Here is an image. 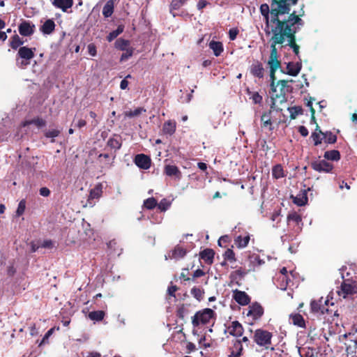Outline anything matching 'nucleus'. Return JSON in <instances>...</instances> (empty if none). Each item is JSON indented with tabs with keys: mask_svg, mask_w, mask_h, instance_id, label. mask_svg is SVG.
<instances>
[{
	"mask_svg": "<svg viewBox=\"0 0 357 357\" xmlns=\"http://www.w3.org/2000/svg\"><path fill=\"white\" fill-rule=\"evenodd\" d=\"M298 0H273L271 10L268 4L260 6V12L266 22L264 31L266 35H274L287 24L288 17L291 15L290 6Z\"/></svg>",
	"mask_w": 357,
	"mask_h": 357,
	"instance_id": "f257e3e1",
	"label": "nucleus"
},
{
	"mask_svg": "<svg viewBox=\"0 0 357 357\" xmlns=\"http://www.w3.org/2000/svg\"><path fill=\"white\" fill-rule=\"evenodd\" d=\"M303 14H300L302 15ZM303 25V21L294 11L288 17L287 25L280 29L274 36H280L282 40V46H289L293 49L296 55L299 54V46L296 43L295 34Z\"/></svg>",
	"mask_w": 357,
	"mask_h": 357,
	"instance_id": "f03ea898",
	"label": "nucleus"
},
{
	"mask_svg": "<svg viewBox=\"0 0 357 357\" xmlns=\"http://www.w3.org/2000/svg\"><path fill=\"white\" fill-rule=\"evenodd\" d=\"M271 42V54L268 64L270 67L271 71H276L280 68V61L278 60V53L276 48V45L278 44H282V40L280 36H271L270 39Z\"/></svg>",
	"mask_w": 357,
	"mask_h": 357,
	"instance_id": "7ed1b4c3",
	"label": "nucleus"
},
{
	"mask_svg": "<svg viewBox=\"0 0 357 357\" xmlns=\"http://www.w3.org/2000/svg\"><path fill=\"white\" fill-rule=\"evenodd\" d=\"M35 49H31L27 47H21L17 52L16 63L20 68H24L30 64V61L34 57Z\"/></svg>",
	"mask_w": 357,
	"mask_h": 357,
	"instance_id": "20e7f679",
	"label": "nucleus"
},
{
	"mask_svg": "<svg viewBox=\"0 0 357 357\" xmlns=\"http://www.w3.org/2000/svg\"><path fill=\"white\" fill-rule=\"evenodd\" d=\"M272 337L271 333L262 329H258L255 333L254 340L257 344L268 349L271 348Z\"/></svg>",
	"mask_w": 357,
	"mask_h": 357,
	"instance_id": "39448f33",
	"label": "nucleus"
},
{
	"mask_svg": "<svg viewBox=\"0 0 357 357\" xmlns=\"http://www.w3.org/2000/svg\"><path fill=\"white\" fill-rule=\"evenodd\" d=\"M337 293L340 297L346 298L349 296L354 295L357 293V283L349 280L344 281Z\"/></svg>",
	"mask_w": 357,
	"mask_h": 357,
	"instance_id": "423d86ee",
	"label": "nucleus"
},
{
	"mask_svg": "<svg viewBox=\"0 0 357 357\" xmlns=\"http://www.w3.org/2000/svg\"><path fill=\"white\" fill-rule=\"evenodd\" d=\"M213 314L211 309H205L203 311L197 312L192 317V324L196 327L200 324H205L209 322Z\"/></svg>",
	"mask_w": 357,
	"mask_h": 357,
	"instance_id": "0eeeda50",
	"label": "nucleus"
},
{
	"mask_svg": "<svg viewBox=\"0 0 357 357\" xmlns=\"http://www.w3.org/2000/svg\"><path fill=\"white\" fill-rule=\"evenodd\" d=\"M311 166L314 170L319 172L330 173L333 169V165L325 160L314 161Z\"/></svg>",
	"mask_w": 357,
	"mask_h": 357,
	"instance_id": "6e6552de",
	"label": "nucleus"
},
{
	"mask_svg": "<svg viewBox=\"0 0 357 357\" xmlns=\"http://www.w3.org/2000/svg\"><path fill=\"white\" fill-rule=\"evenodd\" d=\"M328 303V301H323L322 298L318 301H312L310 303L311 311L314 313H320L323 314L328 311V309L326 307Z\"/></svg>",
	"mask_w": 357,
	"mask_h": 357,
	"instance_id": "1a4fd4ad",
	"label": "nucleus"
},
{
	"mask_svg": "<svg viewBox=\"0 0 357 357\" xmlns=\"http://www.w3.org/2000/svg\"><path fill=\"white\" fill-rule=\"evenodd\" d=\"M276 91H271L272 96L275 98H284L286 91H288V82L286 80H280L275 85Z\"/></svg>",
	"mask_w": 357,
	"mask_h": 357,
	"instance_id": "9d476101",
	"label": "nucleus"
},
{
	"mask_svg": "<svg viewBox=\"0 0 357 357\" xmlns=\"http://www.w3.org/2000/svg\"><path fill=\"white\" fill-rule=\"evenodd\" d=\"M134 162L140 169H148L151 167V158L144 154H138L135 156Z\"/></svg>",
	"mask_w": 357,
	"mask_h": 357,
	"instance_id": "9b49d317",
	"label": "nucleus"
},
{
	"mask_svg": "<svg viewBox=\"0 0 357 357\" xmlns=\"http://www.w3.org/2000/svg\"><path fill=\"white\" fill-rule=\"evenodd\" d=\"M186 255V250L181 247L176 246L172 252L165 255V259H174L176 260L183 258Z\"/></svg>",
	"mask_w": 357,
	"mask_h": 357,
	"instance_id": "f8f14e48",
	"label": "nucleus"
},
{
	"mask_svg": "<svg viewBox=\"0 0 357 357\" xmlns=\"http://www.w3.org/2000/svg\"><path fill=\"white\" fill-rule=\"evenodd\" d=\"M233 298L238 304L241 305H245L250 302V298L248 295L244 291L238 290L234 291Z\"/></svg>",
	"mask_w": 357,
	"mask_h": 357,
	"instance_id": "ddd939ff",
	"label": "nucleus"
},
{
	"mask_svg": "<svg viewBox=\"0 0 357 357\" xmlns=\"http://www.w3.org/2000/svg\"><path fill=\"white\" fill-rule=\"evenodd\" d=\"M35 26L28 22H23L19 26V32L21 35L29 36L34 31Z\"/></svg>",
	"mask_w": 357,
	"mask_h": 357,
	"instance_id": "4468645a",
	"label": "nucleus"
},
{
	"mask_svg": "<svg viewBox=\"0 0 357 357\" xmlns=\"http://www.w3.org/2000/svg\"><path fill=\"white\" fill-rule=\"evenodd\" d=\"M164 171L166 175L169 176H175L178 180H180L181 178V172L179 170V169L175 165H165Z\"/></svg>",
	"mask_w": 357,
	"mask_h": 357,
	"instance_id": "2eb2a0df",
	"label": "nucleus"
},
{
	"mask_svg": "<svg viewBox=\"0 0 357 357\" xmlns=\"http://www.w3.org/2000/svg\"><path fill=\"white\" fill-rule=\"evenodd\" d=\"M302 64L301 62H289L287 66V74L291 76H296L301 71Z\"/></svg>",
	"mask_w": 357,
	"mask_h": 357,
	"instance_id": "dca6fc26",
	"label": "nucleus"
},
{
	"mask_svg": "<svg viewBox=\"0 0 357 357\" xmlns=\"http://www.w3.org/2000/svg\"><path fill=\"white\" fill-rule=\"evenodd\" d=\"M228 330L230 335L236 337L241 336L243 333V326L238 321H233Z\"/></svg>",
	"mask_w": 357,
	"mask_h": 357,
	"instance_id": "f3484780",
	"label": "nucleus"
},
{
	"mask_svg": "<svg viewBox=\"0 0 357 357\" xmlns=\"http://www.w3.org/2000/svg\"><path fill=\"white\" fill-rule=\"evenodd\" d=\"M264 313L262 307L259 304H254L250 307L247 314L248 316H252L254 319L260 317Z\"/></svg>",
	"mask_w": 357,
	"mask_h": 357,
	"instance_id": "a211bd4d",
	"label": "nucleus"
},
{
	"mask_svg": "<svg viewBox=\"0 0 357 357\" xmlns=\"http://www.w3.org/2000/svg\"><path fill=\"white\" fill-rule=\"evenodd\" d=\"M53 5L61 9L63 11L66 12L68 8H70L73 6V0H54Z\"/></svg>",
	"mask_w": 357,
	"mask_h": 357,
	"instance_id": "6ab92c4d",
	"label": "nucleus"
},
{
	"mask_svg": "<svg viewBox=\"0 0 357 357\" xmlns=\"http://www.w3.org/2000/svg\"><path fill=\"white\" fill-rule=\"evenodd\" d=\"M250 72L255 77L259 78L264 77V68L259 62L255 63L251 66Z\"/></svg>",
	"mask_w": 357,
	"mask_h": 357,
	"instance_id": "aec40b11",
	"label": "nucleus"
},
{
	"mask_svg": "<svg viewBox=\"0 0 357 357\" xmlns=\"http://www.w3.org/2000/svg\"><path fill=\"white\" fill-rule=\"evenodd\" d=\"M55 24L52 20H46L40 28L43 34H50L54 30Z\"/></svg>",
	"mask_w": 357,
	"mask_h": 357,
	"instance_id": "412c9836",
	"label": "nucleus"
},
{
	"mask_svg": "<svg viewBox=\"0 0 357 357\" xmlns=\"http://www.w3.org/2000/svg\"><path fill=\"white\" fill-rule=\"evenodd\" d=\"M102 193V185L98 183L96 186L90 190L89 200L99 199Z\"/></svg>",
	"mask_w": 357,
	"mask_h": 357,
	"instance_id": "4be33fe9",
	"label": "nucleus"
},
{
	"mask_svg": "<svg viewBox=\"0 0 357 357\" xmlns=\"http://www.w3.org/2000/svg\"><path fill=\"white\" fill-rule=\"evenodd\" d=\"M209 47L213 52L215 56H218L223 52V45L222 43L212 40L209 43Z\"/></svg>",
	"mask_w": 357,
	"mask_h": 357,
	"instance_id": "5701e85b",
	"label": "nucleus"
},
{
	"mask_svg": "<svg viewBox=\"0 0 357 357\" xmlns=\"http://www.w3.org/2000/svg\"><path fill=\"white\" fill-rule=\"evenodd\" d=\"M114 3L113 0H108L106 2L102 9V15L105 17H109L112 15L114 12Z\"/></svg>",
	"mask_w": 357,
	"mask_h": 357,
	"instance_id": "b1692460",
	"label": "nucleus"
},
{
	"mask_svg": "<svg viewBox=\"0 0 357 357\" xmlns=\"http://www.w3.org/2000/svg\"><path fill=\"white\" fill-rule=\"evenodd\" d=\"M311 137L312 138L315 146L320 144L324 139V132H321L318 126H317V128L312 134Z\"/></svg>",
	"mask_w": 357,
	"mask_h": 357,
	"instance_id": "393cba45",
	"label": "nucleus"
},
{
	"mask_svg": "<svg viewBox=\"0 0 357 357\" xmlns=\"http://www.w3.org/2000/svg\"><path fill=\"white\" fill-rule=\"evenodd\" d=\"M324 157L328 160L338 161L340 159V153L337 150L327 151L324 153Z\"/></svg>",
	"mask_w": 357,
	"mask_h": 357,
	"instance_id": "a878e982",
	"label": "nucleus"
},
{
	"mask_svg": "<svg viewBox=\"0 0 357 357\" xmlns=\"http://www.w3.org/2000/svg\"><path fill=\"white\" fill-rule=\"evenodd\" d=\"M107 145L115 150L119 149L122 145L121 137L119 136H114L109 139Z\"/></svg>",
	"mask_w": 357,
	"mask_h": 357,
	"instance_id": "bb28decb",
	"label": "nucleus"
},
{
	"mask_svg": "<svg viewBox=\"0 0 357 357\" xmlns=\"http://www.w3.org/2000/svg\"><path fill=\"white\" fill-rule=\"evenodd\" d=\"M162 130L166 134L172 135L176 130V123L173 121H167L164 123Z\"/></svg>",
	"mask_w": 357,
	"mask_h": 357,
	"instance_id": "cd10ccee",
	"label": "nucleus"
},
{
	"mask_svg": "<svg viewBox=\"0 0 357 357\" xmlns=\"http://www.w3.org/2000/svg\"><path fill=\"white\" fill-rule=\"evenodd\" d=\"M249 241L250 236L248 235L245 236H238L235 239V244L238 248H243L248 245Z\"/></svg>",
	"mask_w": 357,
	"mask_h": 357,
	"instance_id": "c85d7f7f",
	"label": "nucleus"
},
{
	"mask_svg": "<svg viewBox=\"0 0 357 357\" xmlns=\"http://www.w3.org/2000/svg\"><path fill=\"white\" fill-rule=\"evenodd\" d=\"M202 259L208 263H212L214 257V252L211 249H206L200 254Z\"/></svg>",
	"mask_w": 357,
	"mask_h": 357,
	"instance_id": "c756f323",
	"label": "nucleus"
},
{
	"mask_svg": "<svg viewBox=\"0 0 357 357\" xmlns=\"http://www.w3.org/2000/svg\"><path fill=\"white\" fill-rule=\"evenodd\" d=\"M290 319H291L293 324L299 327L305 326V321L302 315L299 314H291L290 316Z\"/></svg>",
	"mask_w": 357,
	"mask_h": 357,
	"instance_id": "7c9ffc66",
	"label": "nucleus"
},
{
	"mask_svg": "<svg viewBox=\"0 0 357 357\" xmlns=\"http://www.w3.org/2000/svg\"><path fill=\"white\" fill-rule=\"evenodd\" d=\"M287 270L285 267L282 268L280 271V278L282 280H286V284H278V287L281 289V290H285L287 289V285L289 284V282L290 281L288 278V276H287Z\"/></svg>",
	"mask_w": 357,
	"mask_h": 357,
	"instance_id": "2f4dec72",
	"label": "nucleus"
},
{
	"mask_svg": "<svg viewBox=\"0 0 357 357\" xmlns=\"http://www.w3.org/2000/svg\"><path fill=\"white\" fill-rule=\"evenodd\" d=\"M105 317V312L102 310L93 311L89 312V318L93 321H99L103 319Z\"/></svg>",
	"mask_w": 357,
	"mask_h": 357,
	"instance_id": "473e14b6",
	"label": "nucleus"
},
{
	"mask_svg": "<svg viewBox=\"0 0 357 357\" xmlns=\"http://www.w3.org/2000/svg\"><path fill=\"white\" fill-rule=\"evenodd\" d=\"M146 109L143 107H138L135 110H129L125 112V116L128 118H133L139 116L142 112H145Z\"/></svg>",
	"mask_w": 357,
	"mask_h": 357,
	"instance_id": "72a5a7b5",
	"label": "nucleus"
},
{
	"mask_svg": "<svg viewBox=\"0 0 357 357\" xmlns=\"http://www.w3.org/2000/svg\"><path fill=\"white\" fill-rule=\"evenodd\" d=\"M272 175L275 178L284 177V174L282 167L280 165H277L273 167L272 169Z\"/></svg>",
	"mask_w": 357,
	"mask_h": 357,
	"instance_id": "f704fd0d",
	"label": "nucleus"
},
{
	"mask_svg": "<svg viewBox=\"0 0 357 357\" xmlns=\"http://www.w3.org/2000/svg\"><path fill=\"white\" fill-rule=\"evenodd\" d=\"M124 29V26L123 25H119L118 28L110 32L109 34L107 36V39L109 42L112 41L114 38H116L119 34H121Z\"/></svg>",
	"mask_w": 357,
	"mask_h": 357,
	"instance_id": "c9c22d12",
	"label": "nucleus"
},
{
	"mask_svg": "<svg viewBox=\"0 0 357 357\" xmlns=\"http://www.w3.org/2000/svg\"><path fill=\"white\" fill-rule=\"evenodd\" d=\"M307 202V197L305 194L298 195L294 198V202L298 206H303Z\"/></svg>",
	"mask_w": 357,
	"mask_h": 357,
	"instance_id": "e433bc0d",
	"label": "nucleus"
},
{
	"mask_svg": "<svg viewBox=\"0 0 357 357\" xmlns=\"http://www.w3.org/2000/svg\"><path fill=\"white\" fill-rule=\"evenodd\" d=\"M270 114H271V112H269L268 113L263 114L261 117V121L263 123L264 127H267L269 126H270L269 130H272V128H271L272 123L271 121Z\"/></svg>",
	"mask_w": 357,
	"mask_h": 357,
	"instance_id": "4c0bfd02",
	"label": "nucleus"
},
{
	"mask_svg": "<svg viewBox=\"0 0 357 357\" xmlns=\"http://www.w3.org/2000/svg\"><path fill=\"white\" fill-rule=\"evenodd\" d=\"M22 44L23 41L17 35H15L13 36L12 40L10 42V46L13 49H17Z\"/></svg>",
	"mask_w": 357,
	"mask_h": 357,
	"instance_id": "58836bf2",
	"label": "nucleus"
},
{
	"mask_svg": "<svg viewBox=\"0 0 357 357\" xmlns=\"http://www.w3.org/2000/svg\"><path fill=\"white\" fill-rule=\"evenodd\" d=\"M324 139L328 144H334L337 140V137L331 132L324 133Z\"/></svg>",
	"mask_w": 357,
	"mask_h": 357,
	"instance_id": "ea45409f",
	"label": "nucleus"
},
{
	"mask_svg": "<svg viewBox=\"0 0 357 357\" xmlns=\"http://www.w3.org/2000/svg\"><path fill=\"white\" fill-rule=\"evenodd\" d=\"M144 205L146 208L152 209L156 206L157 201L155 198L151 197L144 201Z\"/></svg>",
	"mask_w": 357,
	"mask_h": 357,
	"instance_id": "a19ab883",
	"label": "nucleus"
},
{
	"mask_svg": "<svg viewBox=\"0 0 357 357\" xmlns=\"http://www.w3.org/2000/svg\"><path fill=\"white\" fill-rule=\"evenodd\" d=\"M191 294L197 300H201L203 297L204 291L200 288L193 287L191 289Z\"/></svg>",
	"mask_w": 357,
	"mask_h": 357,
	"instance_id": "79ce46f5",
	"label": "nucleus"
},
{
	"mask_svg": "<svg viewBox=\"0 0 357 357\" xmlns=\"http://www.w3.org/2000/svg\"><path fill=\"white\" fill-rule=\"evenodd\" d=\"M170 204V202L167 199H162L158 204V206L160 211H165L169 208Z\"/></svg>",
	"mask_w": 357,
	"mask_h": 357,
	"instance_id": "37998d69",
	"label": "nucleus"
},
{
	"mask_svg": "<svg viewBox=\"0 0 357 357\" xmlns=\"http://www.w3.org/2000/svg\"><path fill=\"white\" fill-rule=\"evenodd\" d=\"M25 208H26V202L24 200H21L18 204V206H17V208L16 211V215L17 216L22 215L25 211Z\"/></svg>",
	"mask_w": 357,
	"mask_h": 357,
	"instance_id": "c03bdc74",
	"label": "nucleus"
},
{
	"mask_svg": "<svg viewBox=\"0 0 357 357\" xmlns=\"http://www.w3.org/2000/svg\"><path fill=\"white\" fill-rule=\"evenodd\" d=\"M31 123H34L38 127H42V126H45V121L43 120L42 119H36L32 120L31 121H26V122H24L23 126H26L29 125Z\"/></svg>",
	"mask_w": 357,
	"mask_h": 357,
	"instance_id": "a18cd8bd",
	"label": "nucleus"
},
{
	"mask_svg": "<svg viewBox=\"0 0 357 357\" xmlns=\"http://www.w3.org/2000/svg\"><path fill=\"white\" fill-rule=\"evenodd\" d=\"M187 0H173L171 3V6L173 9L177 10L180 8Z\"/></svg>",
	"mask_w": 357,
	"mask_h": 357,
	"instance_id": "49530a36",
	"label": "nucleus"
},
{
	"mask_svg": "<svg viewBox=\"0 0 357 357\" xmlns=\"http://www.w3.org/2000/svg\"><path fill=\"white\" fill-rule=\"evenodd\" d=\"M288 220H292L296 223L298 224L301 222L302 219L300 215L296 213H291L287 217Z\"/></svg>",
	"mask_w": 357,
	"mask_h": 357,
	"instance_id": "de8ad7c7",
	"label": "nucleus"
},
{
	"mask_svg": "<svg viewBox=\"0 0 357 357\" xmlns=\"http://www.w3.org/2000/svg\"><path fill=\"white\" fill-rule=\"evenodd\" d=\"M225 258L229 261H235V254L233 250L227 249L225 252Z\"/></svg>",
	"mask_w": 357,
	"mask_h": 357,
	"instance_id": "09e8293b",
	"label": "nucleus"
},
{
	"mask_svg": "<svg viewBox=\"0 0 357 357\" xmlns=\"http://www.w3.org/2000/svg\"><path fill=\"white\" fill-rule=\"evenodd\" d=\"M250 98L255 104L260 103L262 100V96H260L257 92L253 93Z\"/></svg>",
	"mask_w": 357,
	"mask_h": 357,
	"instance_id": "8fccbe9b",
	"label": "nucleus"
},
{
	"mask_svg": "<svg viewBox=\"0 0 357 357\" xmlns=\"http://www.w3.org/2000/svg\"><path fill=\"white\" fill-rule=\"evenodd\" d=\"M275 72L276 71H271L270 70V77H271V91H276V87H275Z\"/></svg>",
	"mask_w": 357,
	"mask_h": 357,
	"instance_id": "3c124183",
	"label": "nucleus"
},
{
	"mask_svg": "<svg viewBox=\"0 0 357 357\" xmlns=\"http://www.w3.org/2000/svg\"><path fill=\"white\" fill-rule=\"evenodd\" d=\"M59 133H60L59 130L53 129V130L47 131L45 134V136L47 137L54 138V137H57Z\"/></svg>",
	"mask_w": 357,
	"mask_h": 357,
	"instance_id": "603ef678",
	"label": "nucleus"
},
{
	"mask_svg": "<svg viewBox=\"0 0 357 357\" xmlns=\"http://www.w3.org/2000/svg\"><path fill=\"white\" fill-rule=\"evenodd\" d=\"M87 49H88L89 54L91 56H94L96 55V52H97L96 47L94 44L91 43V44L88 45Z\"/></svg>",
	"mask_w": 357,
	"mask_h": 357,
	"instance_id": "864d4df0",
	"label": "nucleus"
},
{
	"mask_svg": "<svg viewBox=\"0 0 357 357\" xmlns=\"http://www.w3.org/2000/svg\"><path fill=\"white\" fill-rule=\"evenodd\" d=\"M235 346L236 347V348L238 349V352L236 354H234V352H231V354L229 356V357H231V356H234V357H238L241 355V352L242 351V345L241 344V341H237L236 343L235 344Z\"/></svg>",
	"mask_w": 357,
	"mask_h": 357,
	"instance_id": "5fc2aeb1",
	"label": "nucleus"
},
{
	"mask_svg": "<svg viewBox=\"0 0 357 357\" xmlns=\"http://www.w3.org/2000/svg\"><path fill=\"white\" fill-rule=\"evenodd\" d=\"M132 55V50H127L125 53H123L121 56V61H126Z\"/></svg>",
	"mask_w": 357,
	"mask_h": 357,
	"instance_id": "6e6d98bb",
	"label": "nucleus"
},
{
	"mask_svg": "<svg viewBox=\"0 0 357 357\" xmlns=\"http://www.w3.org/2000/svg\"><path fill=\"white\" fill-rule=\"evenodd\" d=\"M250 262L252 264H257V265H260L261 264V260L257 255H252L250 257Z\"/></svg>",
	"mask_w": 357,
	"mask_h": 357,
	"instance_id": "4d7b16f0",
	"label": "nucleus"
},
{
	"mask_svg": "<svg viewBox=\"0 0 357 357\" xmlns=\"http://www.w3.org/2000/svg\"><path fill=\"white\" fill-rule=\"evenodd\" d=\"M40 247L44 248H51L53 247V242L51 240H45L41 243Z\"/></svg>",
	"mask_w": 357,
	"mask_h": 357,
	"instance_id": "13d9d810",
	"label": "nucleus"
},
{
	"mask_svg": "<svg viewBox=\"0 0 357 357\" xmlns=\"http://www.w3.org/2000/svg\"><path fill=\"white\" fill-rule=\"evenodd\" d=\"M50 194V190L46 188L43 187L40 189V195L43 197H48Z\"/></svg>",
	"mask_w": 357,
	"mask_h": 357,
	"instance_id": "bf43d9fd",
	"label": "nucleus"
},
{
	"mask_svg": "<svg viewBox=\"0 0 357 357\" xmlns=\"http://www.w3.org/2000/svg\"><path fill=\"white\" fill-rule=\"evenodd\" d=\"M131 77L130 75H127L126 78L121 80L120 84V88L123 90L126 89L128 87V82L126 80V78Z\"/></svg>",
	"mask_w": 357,
	"mask_h": 357,
	"instance_id": "052dcab7",
	"label": "nucleus"
},
{
	"mask_svg": "<svg viewBox=\"0 0 357 357\" xmlns=\"http://www.w3.org/2000/svg\"><path fill=\"white\" fill-rule=\"evenodd\" d=\"M298 131L300 132V134L303 136V137H306L308 135V130L307 129L303 126H301L299 127L298 128Z\"/></svg>",
	"mask_w": 357,
	"mask_h": 357,
	"instance_id": "680f3d73",
	"label": "nucleus"
},
{
	"mask_svg": "<svg viewBox=\"0 0 357 357\" xmlns=\"http://www.w3.org/2000/svg\"><path fill=\"white\" fill-rule=\"evenodd\" d=\"M229 34L230 40H234L236 38V36L238 34V31L236 29H230L229 32Z\"/></svg>",
	"mask_w": 357,
	"mask_h": 357,
	"instance_id": "e2e57ef3",
	"label": "nucleus"
},
{
	"mask_svg": "<svg viewBox=\"0 0 357 357\" xmlns=\"http://www.w3.org/2000/svg\"><path fill=\"white\" fill-rule=\"evenodd\" d=\"M54 328H50L45 335V336L43 338L42 343H44L46 340H47L53 333L54 332Z\"/></svg>",
	"mask_w": 357,
	"mask_h": 357,
	"instance_id": "0e129e2a",
	"label": "nucleus"
},
{
	"mask_svg": "<svg viewBox=\"0 0 357 357\" xmlns=\"http://www.w3.org/2000/svg\"><path fill=\"white\" fill-rule=\"evenodd\" d=\"M177 287L176 286H171L168 288V294L170 296H175L174 293L176 291Z\"/></svg>",
	"mask_w": 357,
	"mask_h": 357,
	"instance_id": "69168bd1",
	"label": "nucleus"
},
{
	"mask_svg": "<svg viewBox=\"0 0 357 357\" xmlns=\"http://www.w3.org/2000/svg\"><path fill=\"white\" fill-rule=\"evenodd\" d=\"M204 275V272L201 269L196 270L193 273L194 278H199Z\"/></svg>",
	"mask_w": 357,
	"mask_h": 357,
	"instance_id": "338daca9",
	"label": "nucleus"
},
{
	"mask_svg": "<svg viewBox=\"0 0 357 357\" xmlns=\"http://www.w3.org/2000/svg\"><path fill=\"white\" fill-rule=\"evenodd\" d=\"M207 4V2L204 0H200L197 3V8L199 10H202L204 8Z\"/></svg>",
	"mask_w": 357,
	"mask_h": 357,
	"instance_id": "774afa93",
	"label": "nucleus"
}]
</instances>
